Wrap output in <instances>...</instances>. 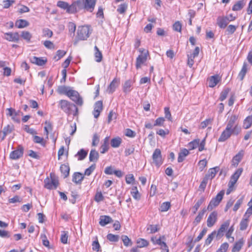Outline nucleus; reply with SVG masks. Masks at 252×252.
Masks as SVG:
<instances>
[{
	"instance_id": "nucleus-29",
	"label": "nucleus",
	"mask_w": 252,
	"mask_h": 252,
	"mask_svg": "<svg viewBox=\"0 0 252 252\" xmlns=\"http://www.w3.org/2000/svg\"><path fill=\"white\" fill-rule=\"evenodd\" d=\"M248 70V64L244 62L242 68L240 71L238 77L240 80H243Z\"/></svg>"
},
{
	"instance_id": "nucleus-3",
	"label": "nucleus",
	"mask_w": 252,
	"mask_h": 252,
	"mask_svg": "<svg viewBox=\"0 0 252 252\" xmlns=\"http://www.w3.org/2000/svg\"><path fill=\"white\" fill-rule=\"evenodd\" d=\"M80 5V1H74L71 5H69L64 1H58L57 5L66 10V12L69 13H74L77 11V6L78 8Z\"/></svg>"
},
{
	"instance_id": "nucleus-31",
	"label": "nucleus",
	"mask_w": 252,
	"mask_h": 252,
	"mask_svg": "<svg viewBox=\"0 0 252 252\" xmlns=\"http://www.w3.org/2000/svg\"><path fill=\"white\" fill-rule=\"evenodd\" d=\"M189 154V151L186 149H182L181 152L179 153L178 157V161L179 162H182L185 158Z\"/></svg>"
},
{
	"instance_id": "nucleus-15",
	"label": "nucleus",
	"mask_w": 252,
	"mask_h": 252,
	"mask_svg": "<svg viewBox=\"0 0 252 252\" xmlns=\"http://www.w3.org/2000/svg\"><path fill=\"white\" fill-rule=\"evenodd\" d=\"M103 109V104L102 101H97L96 102L94 105V110L93 111V115L95 118H97L101 111Z\"/></svg>"
},
{
	"instance_id": "nucleus-12",
	"label": "nucleus",
	"mask_w": 252,
	"mask_h": 252,
	"mask_svg": "<svg viewBox=\"0 0 252 252\" xmlns=\"http://www.w3.org/2000/svg\"><path fill=\"white\" fill-rule=\"evenodd\" d=\"M229 22V18L227 16H220L217 19V24L220 29H225Z\"/></svg>"
},
{
	"instance_id": "nucleus-37",
	"label": "nucleus",
	"mask_w": 252,
	"mask_h": 252,
	"mask_svg": "<svg viewBox=\"0 0 252 252\" xmlns=\"http://www.w3.org/2000/svg\"><path fill=\"white\" fill-rule=\"evenodd\" d=\"M252 125V116L247 117L244 121L243 127L245 129L249 128Z\"/></svg>"
},
{
	"instance_id": "nucleus-14",
	"label": "nucleus",
	"mask_w": 252,
	"mask_h": 252,
	"mask_svg": "<svg viewBox=\"0 0 252 252\" xmlns=\"http://www.w3.org/2000/svg\"><path fill=\"white\" fill-rule=\"evenodd\" d=\"M218 213L216 211L212 212L208 217L207 224L209 227H212L217 220Z\"/></svg>"
},
{
	"instance_id": "nucleus-54",
	"label": "nucleus",
	"mask_w": 252,
	"mask_h": 252,
	"mask_svg": "<svg viewBox=\"0 0 252 252\" xmlns=\"http://www.w3.org/2000/svg\"><path fill=\"white\" fill-rule=\"evenodd\" d=\"M207 229L206 228H204L202 231L201 232V233L199 234V235L195 239L194 242L196 243L197 242H199L200 240H201L203 236L206 234L207 232Z\"/></svg>"
},
{
	"instance_id": "nucleus-51",
	"label": "nucleus",
	"mask_w": 252,
	"mask_h": 252,
	"mask_svg": "<svg viewBox=\"0 0 252 252\" xmlns=\"http://www.w3.org/2000/svg\"><path fill=\"white\" fill-rule=\"evenodd\" d=\"M244 6L243 1H238L232 7L233 11H238L241 10Z\"/></svg>"
},
{
	"instance_id": "nucleus-2",
	"label": "nucleus",
	"mask_w": 252,
	"mask_h": 252,
	"mask_svg": "<svg viewBox=\"0 0 252 252\" xmlns=\"http://www.w3.org/2000/svg\"><path fill=\"white\" fill-rule=\"evenodd\" d=\"M58 106L68 115L76 116L78 114V108L76 106L66 100L62 99L59 101Z\"/></svg>"
},
{
	"instance_id": "nucleus-11",
	"label": "nucleus",
	"mask_w": 252,
	"mask_h": 252,
	"mask_svg": "<svg viewBox=\"0 0 252 252\" xmlns=\"http://www.w3.org/2000/svg\"><path fill=\"white\" fill-rule=\"evenodd\" d=\"M23 153L24 149L23 147L19 145L17 149L10 153L9 157L12 159L16 160L23 156Z\"/></svg>"
},
{
	"instance_id": "nucleus-5",
	"label": "nucleus",
	"mask_w": 252,
	"mask_h": 252,
	"mask_svg": "<svg viewBox=\"0 0 252 252\" xmlns=\"http://www.w3.org/2000/svg\"><path fill=\"white\" fill-rule=\"evenodd\" d=\"M67 96H68L77 105L79 106H82L83 105V99L80 96L78 92L75 90H70V91L68 92Z\"/></svg>"
},
{
	"instance_id": "nucleus-13",
	"label": "nucleus",
	"mask_w": 252,
	"mask_h": 252,
	"mask_svg": "<svg viewBox=\"0 0 252 252\" xmlns=\"http://www.w3.org/2000/svg\"><path fill=\"white\" fill-rule=\"evenodd\" d=\"M58 184V181L55 178H51V180L49 178H46L44 180V187L47 189H56Z\"/></svg>"
},
{
	"instance_id": "nucleus-58",
	"label": "nucleus",
	"mask_w": 252,
	"mask_h": 252,
	"mask_svg": "<svg viewBox=\"0 0 252 252\" xmlns=\"http://www.w3.org/2000/svg\"><path fill=\"white\" fill-rule=\"evenodd\" d=\"M95 168V164H93L89 168L86 169L84 174L85 175L90 176Z\"/></svg>"
},
{
	"instance_id": "nucleus-32",
	"label": "nucleus",
	"mask_w": 252,
	"mask_h": 252,
	"mask_svg": "<svg viewBox=\"0 0 252 252\" xmlns=\"http://www.w3.org/2000/svg\"><path fill=\"white\" fill-rule=\"evenodd\" d=\"M244 244V240L242 238L240 239L238 242H236L232 249V252H238L241 249Z\"/></svg>"
},
{
	"instance_id": "nucleus-40",
	"label": "nucleus",
	"mask_w": 252,
	"mask_h": 252,
	"mask_svg": "<svg viewBox=\"0 0 252 252\" xmlns=\"http://www.w3.org/2000/svg\"><path fill=\"white\" fill-rule=\"evenodd\" d=\"M127 3H122L118 6L117 11L120 14H124L127 8Z\"/></svg>"
},
{
	"instance_id": "nucleus-43",
	"label": "nucleus",
	"mask_w": 252,
	"mask_h": 252,
	"mask_svg": "<svg viewBox=\"0 0 252 252\" xmlns=\"http://www.w3.org/2000/svg\"><path fill=\"white\" fill-rule=\"evenodd\" d=\"M107 239L110 242H117L119 240V236L109 233L107 235Z\"/></svg>"
},
{
	"instance_id": "nucleus-46",
	"label": "nucleus",
	"mask_w": 252,
	"mask_h": 252,
	"mask_svg": "<svg viewBox=\"0 0 252 252\" xmlns=\"http://www.w3.org/2000/svg\"><path fill=\"white\" fill-rule=\"evenodd\" d=\"M21 36L23 39H24L28 42H29L31 40V39L32 37V35L31 34V33L28 31L22 32Z\"/></svg>"
},
{
	"instance_id": "nucleus-39",
	"label": "nucleus",
	"mask_w": 252,
	"mask_h": 252,
	"mask_svg": "<svg viewBox=\"0 0 252 252\" xmlns=\"http://www.w3.org/2000/svg\"><path fill=\"white\" fill-rule=\"evenodd\" d=\"M122 143V139L120 137L113 138L111 141V146L113 148H117L120 146Z\"/></svg>"
},
{
	"instance_id": "nucleus-55",
	"label": "nucleus",
	"mask_w": 252,
	"mask_h": 252,
	"mask_svg": "<svg viewBox=\"0 0 252 252\" xmlns=\"http://www.w3.org/2000/svg\"><path fill=\"white\" fill-rule=\"evenodd\" d=\"M229 92V89H225L221 92V93H220V101H223L226 98Z\"/></svg>"
},
{
	"instance_id": "nucleus-61",
	"label": "nucleus",
	"mask_w": 252,
	"mask_h": 252,
	"mask_svg": "<svg viewBox=\"0 0 252 252\" xmlns=\"http://www.w3.org/2000/svg\"><path fill=\"white\" fill-rule=\"evenodd\" d=\"M150 231V233H155L158 230L157 225H150L147 228Z\"/></svg>"
},
{
	"instance_id": "nucleus-41",
	"label": "nucleus",
	"mask_w": 252,
	"mask_h": 252,
	"mask_svg": "<svg viewBox=\"0 0 252 252\" xmlns=\"http://www.w3.org/2000/svg\"><path fill=\"white\" fill-rule=\"evenodd\" d=\"M70 90V89H69V88L66 86H61L58 87L57 91L60 94H65L67 96L68 92Z\"/></svg>"
},
{
	"instance_id": "nucleus-18",
	"label": "nucleus",
	"mask_w": 252,
	"mask_h": 252,
	"mask_svg": "<svg viewBox=\"0 0 252 252\" xmlns=\"http://www.w3.org/2000/svg\"><path fill=\"white\" fill-rule=\"evenodd\" d=\"M84 178L83 174L80 172H75L72 176V181L77 185L81 184Z\"/></svg>"
},
{
	"instance_id": "nucleus-47",
	"label": "nucleus",
	"mask_w": 252,
	"mask_h": 252,
	"mask_svg": "<svg viewBox=\"0 0 252 252\" xmlns=\"http://www.w3.org/2000/svg\"><path fill=\"white\" fill-rule=\"evenodd\" d=\"M66 54V52L64 50H59L56 52V56L54 57V59L56 61H58L63 58Z\"/></svg>"
},
{
	"instance_id": "nucleus-23",
	"label": "nucleus",
	"mask_w": 252,
	"mask_h": 252,
	"mask_svg": "<svg viewBox=\"0 0 252 252\" xmlns=\"http://www.w3.org/2000/svg\"><path fill=\"white\" fill-rule=\"evenodd\" d=\"M133 85V82L131 80H126L123 85V92L127 94L129 93Z\"/></svg>"
},
{
	"instance_id": "nucleus-33",
	"label": "nucleus",
	"mask_w": 252,
	"mask_h": 252,
	"mask_svg": "<svg viewBox=\"0 0 252 252\" xmlns=\"http://www.w3.org/2000/svg\"><path fill=\"white\" fill-rule=\"evenodd\" d=\"M206 211V209L205 208H203L201 211H199L198 215L196 217V218L193 221V223L195 225H197L198 223H199L201 221Z\"/></svg>"
},
{
	"instance_id": "nucleus-44",
	"label": "nucleus",
	"mask_w": 252,
	"mask_h": 252,
	"mask_svg": "<svg viewBox=\"0 0 252 252\" xmlns=\"http://www.w3.org/2000/svg\"><path fill=\"white\" fill-rule=\"evenodd\" d=\"M131 194L132 197L136 200H139L140 198V195L137 190V187H135L132 189Z\"/></svg>"
},
{
	"instance_id": "nucleus-45",
	"label": "nucleus",
	"mask_w": 252,
	"mask_h": 252,
	"mask_svg": "<svg viewBox=\"0 0 252 252\" xmlns=\"http://www.w3.org/2000/svg\"><path fill=\"white\" fill-rule=\"evenodd\" d=\"M171 204L169 202H165L162 203L160 207L161 212H166L170 208Z\"/></svg>"
},
{
	"instance_id": "nucleus-36",
	"label": "nucleus",
	"mask_w": 252,
	"mask_h": 252,
	"mask_svg": "<svg viewBox=\"0 0 252 252\" xmlns=\"http://www.w3.org/2000/svg\"><path fill=\"white\" fill-rule=\"evenodd\" d=\"M94 50H95V53H94V56L95 59V61L96 62H100L102 59V55L101 52L99 51V49L96 46H95L94 47Z\"/></svg>"
},
{
	"instance_id": "nucleus-57",
	"label": "nucleus",
	"mask_w": 252,
	"mask_h": 252,
	"mask_svg": "<svg viewBox=\"0 0 252 252\" xmlns=\"http://www.w3.org/2000/svg\"><path fill=\"white\" fill-rule=\"evenodd\" d=\"M122 239L125 246H128L131 245V240L127 236L123 235L122 236Z\"/></svg>"
},
{
	"instance_id": "nucleus-7",
	"label": "nucleus",
	"mask_w": 252,
	"mask_h": 252,
	"mask_svg": "<svg viewBox=\"0 0 252 252\" xmlns=\"http://www.w3.org/2000/svg\"><path fill=\"white\" fill-rule=\"evenodd\" d=\"M152 159L153 163L157 167H159L162 164L163 159L160 149H155L152 155Z\"/></svg>"
},
{
	"instance_id": "nucleus-50",
	"label": "nucleus",
	"mask_w": 252,
	"mask_h": 252,
	"mask_svg": "<svg viewBox=\"0 0 252 252\" xmlns=\"http://www.w3.org/2000/svg\"><path fill=\"white\" fill-rule=\"evenodd\" d=\"M137 243L138 244V246L137 248L138 249L140 248H142L148 246V242L143 239H140L137 240Z\"/></svg>"
},
{
	"instance_id": "nucleus-20",
	"label": "nucleus",
	"mask_w": 252,
	"mask_h": 252,
	"mask_svg": "<svg viewBox=\"0 0 252 252\" xmlns=\"http://www.w3.org/2000/svg\"><path fill=\"white\" fill-rule=\"evenodd\" d=\"M230 220H226L221 225L217 232V236H221L223 235V233L227 230L230 224Z\"/></svg>"
},
{
	"instance_id": "nucleus-56",
	"label": "nucleus",
	"mask_w": 252,
	"mask_h": 252,
	"mask_svg": "<svg viewBox=\"0 0 252 252\" xmlns=\"http://www.w3.org/2000/svg\"><path fill=\"white\" fill-rule=\"evenodd\" d=\"M94 199L96 202H99L103 200L104 196L101 192H97L95 195Z\"/></svg>"
},
{
	"instance_id": "nucleus-59",
	"label": "nucleus",
	"mask_w": 252,
	"mask_h": 252,
	"mask_svg": "<svg viewBox=\"0 0 252 252\" xmlns=\"http://www.w3.org/2000/svg\"><path fill=\"white\" fill-rule=\"evenodd\" d=\"M173 29L176 32H181L182 30V24L179 21L176 22L173 25Z\"/></svg>"
},
{
	"instance_id": "nucleus-6",
	"label": "nucleus",
	"mask_w": 252,
	"mask_h": 252,
	"mask_svg": "<svg viewBox=\"0 0 252 252\" xmlns=\"http://www.w3.org/2000/svg\"><path fill=\"white\" fill-rule=\"evenodd\" d=\"M90 34L89 28L88 26L79 27L77 30V37L79 40L87 39Z\"/></svg>"
},
{
	"instance_id": "nucleus-38",
	"label": "nucleus",
	"mask_w": 252,
	"mask_h": 252,
	"mask_svg": "<svg viewBox=\"0 0 252 252\" xmlns=\"http://www.w3.org/2000/svg\"><path fill=\"white\" fill-rule=\"evenodd\" d=\"M249 223V218H243L240 223V229L245 230L247 229Z\"/></svg>"
},
{
	"instance_id": "nucleus-27",
	"label": "nucleus",
	"mask_w": 252,
	"mask_h": 252,
	"mask_svg": "<svg viewBox=\"0 0 252 252\" xmlns=\"http://www.w3.org/2000/svg\"><path fill=\"white\" fill-rule=\"evenodd\" d=\"M109 137H106L104 139V141L102 145L101 146V153L104 154L109 149Z\"/></svg>"
},
{
	"instance_id": "nucleus-34",
	"label": "nucleus",
	"mask_w": 252,
	"mask_h": 252,
	"mask_svg": "<svg viewBox=\"0 0 252 252\" xmlns=\"http://www.w3.org/2000/svg\"><path fill=\"white\" fill-rule=\"evenodd\" d=\"M88 154V151L85 150L83 149L79 150L77 154L75 156L76 157H78V159L79 160H83L87 156Z\"/></svg>"
},
{
	"instance_id": "nucleus-25",
	"label": "nucleus",
	"mask_w": 252,
	"mask_h": 252,
	"mask_svg": "<svg viewBox=\"0 0 252 252\" xmlns=\"http://www.w3.org/2000/svg\"><path fill=\"white\" fill-rule=\"evenodd\" d=\"M60 170L64 178L68 176L70 168L68 164H62L60 166Z\"/></svg>"
},
{
	"instance_id": "nucleus-64",
	"label": "nucleus",
	"mask_w": 252,
	"mask_h": 252,
	"mask_svg": "<svg viewBox=\"0 0 252 252\" xmlns=\"http://www.w3.org/2000/svg\"><path fill=\"white\" fill-rule=\"evenodd\" d=\"M22 199L18 195H15L13 198H10L8 201L10 203H15L17 202H21Z\"/></svg>"
},
{
	"instance_id": "nucleus-19",
	"label": "nucleus",
	"mask_w": 252,
	"mask_h": 252,
	"mask_svg": "<svg viewBox=\"0 0 252 252\" xmlns=\"http://www.w3.org/2000/svg\"><path fill=\"white\" fill-rule=\"evenodd\" d=\"M113 222L112 219L108 216H101L99 218V224L101 226H104L106 224Z\"/></svg>"
},
{
	"instance_id": "nucleus-49",
	"label": "nucleus",
	"mask_w": 252,
	"mask_h": 252,
	"mask_svg": "<svg viewBox=\"0 0 252 252\" xmlns=\"http://www.w3.org/2000/svg\"><path fill=\"white\" fill-rule=\"evenodd\" d=\"M219 204L220 203H219L218 201L212 198L207 207V209L211 211L213 210L214 208L218 206Z\"/></svg>"
},
{
	"instance_id": "nucleus-4",
	"label": "nucleus",
	"mask_w": 252,
	"mask_h": 252,
	"mask_svg": "<svg viewBox=\"0 0 252 252\" xmlns=\"http://www.w3.org/2000/svg\"><path fill=\"white\" fill-rule=\"evenodd\" d=\"M138 50L141 54L137 57L136 60L135 66L136 69L140 68L142 65L146 62L148 57L149 56V53L147 50L140 48Z\"/></svg>"
},
{
	"instance_id": "nucleus-16",
	"label": "nucleus",
	"mask_w": 252,
	"mask_h": 252,
	"mask_svg": "<svg viewBox=\"0 0 252 252\" xmlns=\"http://www.w3.org/2000/svg\"><path fill=\"white\" fill-rule=\"evenodd\" d=\"M4 36L5 39L9 41L17 42L19 40V34L18 32L6 33Z\"/></svg>"
},
{
	"instance_id": "nucleus-22",
	"label": "nucleus",
	"mask_w": 252,
	"mask_h": 252,
	"mask_svg": "<svg viewBox=\"0 0 252 252\" xmlns=\"http://www.w3.org/2000/svg\"><path fill=\"white\" fill-rule=\"evenodd\" d=\"M220 81V78L219 75H214L209 79V86L211 88H213L217 85V84Z\"/></svg>"
},
{
	"instance_id": "nucleus-60",
	"label": "nucleus",
	"mask_w": 252,
	"mask_h": 252,
	"mask_svg": "<svg viewBox=\"0 0 252 252\" xmlns=\"http://www.w3.org/2000/svg\"><path fill=\"white\" fill-rule=\"evenodd\" d=\"M237 28V26H235L233 25H230L228 26L226 32H228V34H233L236 31Z\"/></svg>"
},
{
	"instance_id": "nucleus-52",
	"label": "nucleus",
	"mask_w": 252,
	"mask_h": 252,
	"mask_svg": "<svg viewBox=\"0 0 252 252\" xmlns=\"http://www.w3.org/2000/svg\"><path fill=\"white\" fill-rule=\"evenodd\" d=\"M216 232L214 231L212 232L210 234H209L205 240V244L206 245H210L213 240L214 236L216 235Z\"/></svg>"
},
{
	"instance_id": "nucleus-63",
	"label": "nucleus",
	"mask_w": 252,
	"mask_h": 252,
	"mask_svg": "<svg viewBox=\"0 0 252 252\" xmlns=\"http://www.w3.org/2000/svg\"><path fill=\"white\" fill-rule=\"evenodd\" d=\"M99 142V136L97 134L95 133L94 134L93 138V142L92 145L94 146H96L98 145Z\"/></svg>"
},
{
	"instance_id": "nucleus-9",
	"label": "nucleus",
	"mask_w": 252,
	"mask_h": 252,
	"mask_svg": "<svg viewBox=\"0 0 252 252\" xmlns=\"http://www.w3.org/2000/svg\"><path fill=\"white\" fill-rule=\"evenodd\" d=\"M83 3L82 4L81 1H80V5L79 8L77 6V10H79L82 8H84L86 10L92 12L95 5V1H83Z\"/></svg>"
},
{
	"instance_id": "nucleus-26",
	"label": "nucleus",
	"mask_w": 252,
	"mask_h": 252,
	"mask_svg": "<svg viewBox=\"0 0 252 252\" xmlns=\"http://www.w3.org/2000/svg\"><path fill=\"white\" fill-rule=\"evenodd\" d=\"M205 198L204 196L201 197V198L197 200L194 205L192 207L191 209L192 212L193 214H196L198 208L201 206V205L204 202Z\"/></svg>"
},
{
	"instance_id": "nucleus-48",
	"label": "nucleus",
	"mask_w": 252,
	"mask_h": 252,
	"mask_svg": "<svg viewBox=\"0 0 252 252\" xmlns=\"http://www.w3.org/2000/svg\"><path fill=\"white\" fill-rule=\"evenodd\" d=\"M199 139H195L189 143V147L190 150H193L199 146Z\"/></svg>"
},
{
	"instance_id": "nucleus-10",
	"label": "nucleus",
	"mask_w": 252,
	"mask_h": 252,
	"mask_svg": "<svg viewBox=\"0 0 252 252\" xmlns=\"http://www.w3.org/2000/svg\"><path fill=\"white\" fill-rule=\"evenodd\" d=\"M245 155V151L243 150H240L235 156H234L231 160V166L236 167L239 163L243 159Z\"/></svg>"
},
{
	"instance_id": "nucleus-28",
	"label": "nucleus",
	"mask_w": 252,
	"mask_h": 252,
	"mask_svg": "<svg viewBox=\"0 0 252 252\" xmlns=\"http://www.w3.org/2000/svg\"><path fill=\"white\" fill-rule=\"evenodd\" d=\"M99 158L98 153L95 150H92L89 155V160L92 162H96Z\"/></svg>"
},
{
	"instance_id": "nucleus-42",
	"label": "nucleus",
	"mask_w": 252,
	"mask_h": 252,
	"mask_svg": "<svg viewBox=\"0 0 252 252\" xmlns=\"http://www.w3.org/2000/svg\"><path fill=\"white\" fill-rule=\"evenodd\" d=\"M33 141L35 143L40 144L41 146L43 147L45 146V142L43 138L42 137L34 135L33 137Z\"/></svg>"
},
{
	"instance_id": "nucleus-24",
	"label": "nucleus",
	"mask_w": 252,
	"mask_h": 252,
	"mask_svg": "<svg viewBox=\"0 0 252 252\" xmlns=\"http://www.w3.org/2000/svg\"><path fill=\"white\" fill-rule=\"evenodd\" d=\"M219 169L220 168L218 166H216L214 168H210L208 171V174L206 175L205 177H207L208 180L209 179H210L211 180L213 179L215 177Z\"/></svg>"
},
{
	"instance_id": "nucleus-8",
	"label": "nucleus",
	"mask_w": 252,
	"mask_h": 252,
	"mask_svg": "<svg viewBox=\"0 0 252 252\" xmlns=\"http://www.w3.org/2000/svg\"><path fill=\"white\" fill-rule=\"evenodd\" d=\"M243 171V168H239L237 169L235 172L231 175L230 180L228 183V187L229 189L233 188L235 184L238 181L239 178L242 174Z\"/></svg>"
},
{
	"instance_id": "nucleus-62",
	"label": "nucleus",
	"mask_w": 252,
	"mask_h": 252,
	"mask_svg": "<svg viewBox=\"0 0 252 252\" xmlns=\"http://www.w3.org/2000/svg\"><path fill=\"white\" fill-rule=\"evenodd\" d=\"M68 28L69 32L74 34L76 30V25L73 22H69L68 24Z\"/></svg>"
},
{
	"instance_id": "nucleus-1",
	"label": "nucleus",
	"mask_w": 252,
	"mask_h": 252,
	"mask_svg": "<svg viewBox=\"0 0 252 252\" xmlns=\"http://www.w3.org/2000/svg\"><path fill=\"white\" fill-rule=\"evenodd\" d=\"M225 128L221 133L218 141L223 142L229 139L232 135H238L241 131V127L239 125L238 116L232 114L228 117L225 122Z\"/></svg>"
},
{
	"instance_id": "nucleus-35",
	"label": "nucleus",
	"mask_w": 252,
	"mask_h": 252,
	"mask_svg": "<svg viewBox=\"0 0 252 252\" xmlns=\"http://www.w3.org/2000/svg\"><path fill=\"white\" fill-rule=\"evenodd\" d=\"M12 131V128L10 125H7L6 126L4 127L1 132L3 134V136L1 137V140H3L6 137V136L10 134Z\"/></svg>"
},
{
	"instance_id": "nucleus-21",
	"label": "nucleus",
	"mask_w": 252,
	"mask_h": 252,
	"mask_svg": "<svg viewBox=\"0 0 252 252\" xmlns=\"http://www.w3.org/2000/svg\"><path fill=\"white\" fill-rule=\"evenodd\" d=\"M30 61L32 63L40 66L45 64L47 62L46 60H44L42 58H38L35 56L31 57L30 58Z\"/></svg>"
},
{
	"instance_id": "nucleus-30",
	"label": "nucleus",
	"mask_w": 252,
	"mask_h": 252,
	"mask_svg": "<svg viewBox=\"0 0 252 252\" xmlns=\"http://www.w3.org/2000/svg\"><path fill=\"white\" fill-rule=\"evenodd\" d=\"M29 25V23L26 20L20 19L17 20L15 22V26L19 29L27 27Z\"/></svg>"
},
{
	"instance_id": "nucleus-53",
	"label": "nucleus",
	"mask_w": 252,
	"mask_h": 252,
	"mask_svg": "<svg viewBox=\"0 0 252 252\" xmlns=\"http://www.w3.org/2000/svg\"><path fill=\"white\" fill-rule=\"evenodd\" d=\"M243 200H244V196H242L240 199H239L237 201V202L235 203V204L234 205V206L233 209V210L234 212H236V211H237L238 210V209L239 208L240 206L243 203Z\"/></svg>"
},
{
	"instance_id": "nucleus-17",
	"label": "nucleus",
	"mask_w": 252,
	"mask_h": 252,
	"mask_svg": "<svg viewBox=\"0 0 252 252\" xmlns=\"http://www.w3.org/2000/svg\"><path fill=\"white\" fill-rule=\"evenodd\" d=\"M120 84V79L114 78L109 85L107 91L109 94H112Z\"/></svg>"
}]
</instances>
